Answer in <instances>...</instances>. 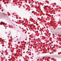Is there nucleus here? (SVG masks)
<instances>
[{"label":"nucleus","instance_id":"obj_2","mask_svg":"<svg viewBox=\"0 0 61 61\" xmlns=\"http://www.w3.org/2000/svg\"><path fill=\"white\" fill-rule=\"evenodd\" d=\"M9 34H8V36H9Z\"/></svg>","mask_w":61,"mask_h":61},{"label":"nucleus","instance_id":"obj_1","mask_svg":"<svg viewBox=\"0 0 61 61\" xmlns=\"http://www.w3.org/2000/svg\"><path fill=\"white\" fill-rule=\"evenodd\" d=\"M1 24H3V25H5V23H4V22H1L0 23V25H1Z\"/></svg>","mask_w":61,"mask_h":61},{"label":"nucleus","instance_id":"obj_3","mask_svg":"<svg viewBox=\"0 0 61 61\" xmlns=\"http://www.w3.org/2000/svg\"><path fill=\"white\" fill-rule=\"evenodd\" d=\"M42 53H43V54H44V53H43V52H42Z\"/></svg>","mask_w":61,"mask_h":61}]
</instances>
